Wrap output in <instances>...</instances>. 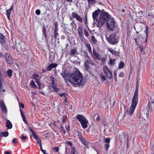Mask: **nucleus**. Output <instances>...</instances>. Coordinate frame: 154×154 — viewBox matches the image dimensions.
<instances>
[{
  "label": "nucleus",
  "mask_w": 154,
  "mask_h": 154,
  "mask_svg": "<svg viewBox=\"0 0 154 154\" xmlns=\"http://www.w3.org/2000/svg\"><path fill=\"white\" fill-rule=\"evenodd\" d=\"M78 137L81 140V139H82L84 137L82 136L81 134L80 133H78V134L77 135Z\"/></svg>",
  "instance_id": "obj_45"
},
{
  "label": "nucleus",
  "mask_w": 154,
  "mask_h": 154,
  "mask_svg": "<svg viewBox=\"0 0 154 154\" xmlns=\"http://www.w3.org/2000/svg\"><path fill=\"white\" fill-rule=\"evenodd\" d=\"M5 90V89H3V86L2 85V83L1 82V83H0V91L2 92L3 91L4 92Z\"/></svg>",
  "instance_id": "obj_37"
},
{
  "label": "nucleus",
  "mask_w": 154,
  "mask_h": 154,
  "mask_svg": "<svg viewBox=\"0 0 154 154\" xmlns=\"http://www.w3.org/2000/svg\"><path fill=\"white\" fill-rule=\"evenodd\" d=\"M104 142L106 144H109L110 142V138H107L105 139Z\"/></svg>",
  "instance_id": "obj_34"
},
{
  "label": "nucleus",
  "mask_w": 154,
  "mask_h": 154,
  "mask_svg": "<svg viewBox=\"0 0 154 154\" xmlns=\"http://www.w3.org/2000/svg\"><path fill=\"white\" fill-rule=\"evenodd\" d=\"M109 51L113 54H116L117 52L115 50H113L112 48H109Z\"/></svg>",
  "instance_id": "obj_32"
},
{
  "label": "nucleus",
  "mask_w": 154,
  "mask_h": 154,
  "mask_svg": "<svg viewBox=\"0 0 154 154\" xmlns=\"http://www.w3.org/2000/svg\"><path fill=\"white\" fill-rule=\"evenodd\" d=\"M108 42L110 44L114 45L116 43H117L118 41H117V39H106Z\"/></svg>",
  "instance_id": "obj_18"
},
{
  "label": "nucleus",
  "mask_w": 154,
  "mask_h": 154,
  "mask_svg": "<svg viewBox=\"0 0 154 154\" xmlns=\"http://www.w3.org/2000/svg\"><path fill=\"white\" fill-rule=\"evenodd\" d=\"M6 127L9 129H11L12 128V124L11 122L8 120L7 121Z\"/></svg>",
  "instance_id": "obj_24"
},
{
  "label": "nucleus",
  "mask_w": 154,
  "mask_h": 154,
  "mask_svg": "<svg viewBox=\"0 0 154 154\" xmlns=\"http://www.w3.org/2000/svg\"><path fill=\"white\" fill-rule=\"evenodd\" d=\"M54 37L55 38H57L59 37V34L58 33L59 30L58 28V24L57 22L55 21L54 22Z\"/></svg>",
  "instance_id": "obj_7"
},
{
  "label": "nucleus",
  "mask_w": 154,
  "mask_h": 154,
  "mask_svg": "<svg viewBox=\"0 0 154 154\" xmlns=\"http://www.w3.org/2000/svg\"><path fill=\"white\" fill-rule=\"evenodd\" d=\"M119 76L121 77H122L124 76V74L123 72H121L119 73Z\"/></svg>",
  "instance_id": "obj_54"
},
{
  "label": "nucleus",
  "mask_w": 154,
  "mask_h": 154,
  "mask_svg": "<svg viewBox=\"0 0 154 154\" xmlns=\"http://www.w3.org/2000/svg\"><path fill=\"white\" fill-rule=\"evenodd\" d=\"M20 138L23 140H26L27 139V137L26 136H24L23 134H22Z\"/></svg>",
  "instance_id": "obj_44"
},
{
  "label": "nucleus",
  "mask_w": 154,
  "mask_h": 154,
  "mask_svg": "<svg viewBox=\"0 0 154 154\" xmlns=\"http://www.w3.org/2000/svg\"><path fill=\"white\" fill-rule=\"evenodd\" d=\"M124 66L125 64L124 62L122 61H121L119 63V68L120 69H122L124 67Z\"/></svg>",
  "instance_id": "obj_30"
},
{
  "label": "nucleus",
  "mask_w": 154,
  "mask_h": 154,
  "mask_svg": "<svg viewBox=\"0 0 154 154\" xmlns=\"http://www.w3.org/2000/svg\"><path fill=\"white\" fill-rule=\"evenodd\" d=\"M85 22H84V23L85 25H86L87 24V17L86 15H85Z\"/></svg>",
  "instance_id": "obj_50"
},
{
  "label": "nucleus",
  "mask_w": 154,
  "mask_h": 154,
  "mask_svg": "<svg viewBox=\"0 0 154 154\" xmlns=\"http://www.w3.org/2000/svg\"><path fill=\"white\" fill-rule=\"evenodd\" d=\"M154 13L152 12V11L151 10L149 11L148 16L149 17V18L151 20H152L154 19Z\"/></svg>",
  "instance_id": "obj_20"
},
{
  "label": "nucleus",
  "mask_w": 154,
  "mask_h": 154,
  "mask_svg": "<svg viewBox=\"0 0 154 154\" xmlns=\"http://www.w3.org/2000/svg\"><path fill=\"white\" fill-rule=\"evenodd\" d=\"M86 45L88 48V49L90 53H92L91 49V47L90 46V44L89 43H86Z\"/></svg>",
  "instance_id": "obj_31"
},
{
  "label": "nucleus",
  "mask_w": 154,
  "mask_h": 154,
  "mask_svg": "<svg viewBox=\"0 0 154 154\" xmlns=\"http://www.w3.org/2000/svg\"><path fill=\"white\" fill-rule=\"evenodd\" d=\"M29 128L30 130L32 132V134L35 133L34 130L32 128H31L30 127H29Z\"/></svg>",
  "instance_id": "obj_63"
},
{
  "label": "nucleus",
  "mask_w": 154,
  "mask_h": 154,
  "mask_svg": "<svg viewBox=\"0 0 154 154\" xmlns=\"http://www.w3.org/2000/svg\"><path fill=\"white\" fill-rule=\"evenodd\" d=\"M65 144L69 145L70 146H72V143L68 141H66Z\"/></svg>",
  "instance_id": "obj_52"
},
{
  "label": "nucleus",
  "mask_w": 154,
  "mask_h": 154,
  "mask_svg": "<svg viewBox=\"0 0 154 154\" xmlns=\"http://www.w3.org/2000/svg\"><path fill=\"white\" fill-rule=\"evenodd\" d=\"M33 135V137L35 139H36L37 138H38V136L36 134L35 132V133L32 134Z\"/></svg>",
  "instance_id": "obj_53"
},
{
  "label": "nucleus",
  "mask_w": 154,
  "mask_h": 154,
  "mask_svg": "<svg viewBox=\"0 0 154 154\" xmlns=\"http://www.w3.org/2000/svg\"><path fill=\"white\" fill-rule=\"evenodd\" d=\"M139 19L138 18L135 19L136 23L135 27H134V28L135 30H136V28L137 30V31H136V32L138 33V32H140L143 29V27H146V29L144 32L142 34H140V36H139V38H147L148 30V27L146 24V22L140 21Z\"/></svg>",
  "instance_id": "obj_3"
},
{
  "label": "nucleus",
  "mask_w": 154,
  "mask_h": 154,
  "mask_svg": "<svg viewBox=\"0 0 154 154\" xmlns=\"http://www.w3.org/2000/svg\"><path fill=\"white\" fill-rule=\"evenodd\" d=\"M52 88H53L54 91L56 92H58V91H59V89H58V88H57L56 86H54V87H52Z\"/></svg>",
  "instance_id": "obj_41"
},
{
  "label": "nucleus",
  "mask_w": 154,
  "mask_h": 154,
  "mask_svg": "<svg viewBox=\"0 0 154 154\" xmlns=\"http://www.w3.org/2000/svg\"><path fill=\"white\" fill-rule=\"evenodd\" d=\"M100 11V10L98 9L97 10H96L94 12L92 13V17L93 19L94 20H96L98 23L99 19H98V16Z\"/></svg>",
  "instance_id": "obj_8"
},
{
  "label": "nucleus",
  "mask_w": 154,
  "mask_h": 154,
  "mask_svg": "<svg viewBox=\"0 0 154 154\" xmlns=\"http://www.w3.org/2000/svg\"><path fill=\"white\" fill-rule=\"evenodd\" d=\"M81 140L83 144L86 146L87 148H89V145H91V143L87 141L84 138L81 139Z\"/></svg>",
  "instance_id": "obj_14"
},
{
  "label": "nucleus",
  "mask_w": 154,
  "mask_h": 154,
  "mask_svg": "<svg viewBox=\"0 0 154 154\" xmlns=\"http://www.w3.org/2000/svg\"><path fill=\"white\" fill-rule=\"evenodd\" d=\"M73 154H77L78 153L77 151L76 150V148L73 146Z\"/></svg>",
  "instance_id": "obj_38"
},
{
  "label": "nucleus",
  "mask_w": 154,
  "mask_h": 154,
  "mask_svg": "<svg viewBox=\"0 0 154 154\" xmlns=\"http://www.w3.org/2000/svg\"><path fill=\"white\" fill-rule=\"evenodd\" d=\"M70 53L71 55L74 56L77 54V51L75 48L71 50Z\"/></svg>",
  "instance_id": "obj_26"
},
{
  "label": "nucleus",
  "mask_w": 154,
  "mask_h": 154,
  "mask_svg": "<svg viewBox=\"0 0 154 154\" xmlns=\"http://www.w3.org/2000/svg\"><path fill=\"white\" fill-rule=\"evenodd\" d=\"M92 41L93 43L95 44H97V40L96 39H92Z\"/></svg>",
  "instance_id": "obj_60"
},
{
  "label": "nucleus",
  "mask_w": 154,
  "mask_h": 154,
  "mask_svg": "<svg viewBox=\"0 0 154 154\" xmlns=\"http://www.w3.org/2000/svg\"><path fill=\"white\" fill-rule=\"evenodd\" d=\"M84 57L85 58V60L89 59L90 58V57L88 56V54L86 51H84L83 52Z\"/></svg>",
  "instance_id": "obj_28"
},
{
  "label": "nucleus",
  "mask_w": 154,
  "mask_h": 154,
  "mask_svg": "<svg viewBox=\"0 0 154 154\" xmlns=\"http://www.w3.org/2000/svg\"><path fill=\"white\" fill-rule=\"evenodd\" d=\"M19 106L20 107H22V108L23 109L24 108V105L22 103H20L19 104Z\"/></svg>",
  "instance_id": "obj_57"
},
{
  "label": "nucleus",
  "mask_w": 154,
  "mask_h": 154,
  "mask_svg": "<svg viewBox=\"0 0 154 154\" xmlns=\"http://www.w3.org/2000/svg\"><path fill=\"white\" fill-rule=\"evenodd\" d=\"M55 79L54 78L53 76H51L50 77L51 81V87H54L55 86L54 85V79Z\"/></svg>",
  "instance_id": "obj_25"
},
{
  "label": "nucleus",
  "mask_w": 154,
  "mask_h": 154,
  "mask_svg": "<svg viewBox=\"0 0 154 154\" xmlns=\"http://www.w3.org/2000/svg\"><path fill=\"white\" fill-rule=\"evenodd\" d=\"M13 5L11 6V8L9 9L7 11V14L8 18L9 20H10V16L11 12L13 9Z\"/></svg>",
  "instance_id": "obj_15"
},
{
  "label": "nucleus",
  "mask_w": 154,
  "mask_h": 154,
  "mask_svg": "<svg viewBox=\"0 0 154 154\" xmlns=\"http://www.w3.org/2000/svg\"><path fill=\"white\" fill-rule=\"evenodd\" d=\"M53 149L54 150L56 151L57 152H58L59 148L58 147H53Z\"/></svg>",
  "instance_id": "obj_56"
},
{
  "label": "nucleus",
  "mask_w": 154,
  "mask_h": 154,
  "mask_svg": "<svg viewBox=\"0 0 154 154\" xmlns=\"http://www.w3.org/2000/svg\"><path fill=\"white\" fill-rule=\"evenodd\" d=\"M104 9L101 11L98 23L97 26L98 27H101L106 22L108 28L111 30H113L115 28V22L113 18H111L108 13L104 12Z\"/></svg>",
  "instance_id": "obj_1"
},
{
  "label": "nucleus",
  "mask_w": 154,
  "mask_h": 154,
  "mask_svg": "<svg viewBox=\"0 0 154 154\" xmlns=\"http://www.w3.org/2000/svg\"><path fill=\"white\" fill-rule=\"evenodd\" d=\"M42 34L45 38H47V35L46 32V29L45 26H44L42 28Z\"/></svg>",
  "instance_id": "obj_19"
},
{
  "label": "nucleus",
  "mask_w": 154,
  "mask_h": 154,
  "mask_svg": "<svg viewBox=\"0 0 154 154\" xmlns=\"http://www.w3.org/2000/svg\"><path fill=\"white\" fill-rule=\"evenodd\" d=\"M76 118L80 122L83 128L85 129L87 128L88 121L84 116L79 114L76 116Z\"/></svg>",
  "instance_id": "obj_5"
},
{
  "label": "nucleus",
  "mask_w": 154,
  "mask_h": 154,
  "mask_svg": "<svg viewBox=\"0 0 154 154\" xmlns=\"http://www.w3.org/2000/svg\"><path fill=\"white\" fill-rule=\"evenodd\" d=\"M100 76L101 79L103 80V81H104L106 80V78L103 73H101L100 74Z\"/></svg>",
  "instance_id": "obj_33"
},
{
  "label": "nucleus",
  "mask_w": 154,
  "mask_h": 154,
  "mask_svg": "<svg viewBox=\"0 0 154 154\" xmlns=\"http://www.w3.org/2000/svg\"><path fill=\"white\" fill-rule=\"evenodd\" d=\"M66 116H63L62 119V122L65 123L66 122Z\"/></svg>",
  "instance_id": "obj_55"
},
{
  "label": "nucleus",
  "mask_w": 154,
  "mask_h": 154,
  "mask_svg": "<svg viewBox=\"0 0 154 154\" xmlns=\"http://www.w3.org/2000/svg\"><path fill=\"white\" fill-rule=\"evenodd\" d=\"M35 80V82L38 85H41V84L40 83V79H36Z\"/></svg>",
  "instance_id": "obj_43"
},
{
  "label": "nucleus",
  "mask_w": 154,
  "mask_h": 154,
  "mask_svg": "<svg viewBox=\"0 0 154 154\" xmlns=\"http://www.w3.org/2000/svg\"><path fill=\"white\" fill-rule=\"evenodd\" d=\"M89 63H90L91 65H94V63L93 62V61L91 60V58H90L88 59Z\"/></svg>",
  "instance_id": "obj_49"
},
{
  "label": "nucleus",
  "mask_w": 154,
  "mask_h": 154,
  "mask_svg": "<svg viewBox=\"0 0 154 154\" xmlns=\"http://www.w3.org/2000/svg\"><path fill=\"white\" fill-rule=\"evenodd\" d=\"M93 53L96 59L100 60L101 58V57L100 55L97 53L95 51L94 49L93 50Z\"/></svg>",
  "instance_id": "obj_22"
},
{
  "label": "nucleus",
  "mask_w": 154,
  "mask_h": 154,
  "mask_svg": "<svg viewBox=\"0 0 154 154\" xmlns=\"http://www.w3.org/2000/svg\"><path fill=\"white\" fill-rule=\"evenodd\" d=\"M13 143L14 144L17 143V139L16 138L14 139L13 140Z\"/></svg>",
  "instance_id": "obj_58"
},
{
  "label": "nucleus",
  "mask_w": 154,
  "mask_h": 154,
  "mask_svg": "<svg viewBox=\"0 0 154 154\" xmlns=\"http://www.w3.org/2000/svg\"><path fill=\"white\" fill-rule=\"evenodd\" d=\"M119 34L118 32H114L111 34L107 38H116V37Z\"/></svg>",
  "instance_id": "obj_16"
},
{
  "label": "nucleus",
  "mask_w": 154,
  "mask_h": 154,
  "mask_svg": "<svg viewBox=\"0 0 154 154\" xmlns=\"http://www.w3.org/2000/svg\"><path fill=\"white\" fill-rule=\"evenodd\" d=\"M36 140H37V142L39 145L42 144L41 140L40 138H38L36 139Z\"/></svg>",
  "instance_id": "obj_47"
},
{
  "label": "nucleus",
  "mask_w": 154,
  "mask_h": 154,
  "mask_svg": "<svg viewBox=\"0 0 154 154\" xmlns=\"http://www.w3.org/2000/svg\"><path fill=\"white\" fill-rule=\"evenodd\" d=\"M131 120L129 118H128L126 120L127 123H130L131 122Z\"/></svg>",
  "instance_id": "obj_59"
},
{
  "label": "nucleus",
  "mask_w": 154,
  "mask_h": 154,
  "mask_svg": "<svg viewBox=\"0 0 154 154\" xmlns=\"http://www.w3.org/2000/svg\"><path fill=\"white\" fill-rule=\"evenodd\" d=\"M78 31L80 38H82L83 37V33L82 26H78Z\"/></svg>",
  "instance_id": "obj_11"
},
{
  "label": "nucleus",
  "mask_w": 154,
  "mask_h": 154,
  "mask_svg": "<svg viewBox=\"0 0 154 154\" xmlns=\"http://www.w3.org/2000/svg\"><path fill=\"white\" fill-rule=\"evenodd\" d=\"M60 74L64 79H65L68 76V72H67L65 70L63 71Z\"/></svg>",
  "instance_id": "obj_21"
},
{
  "label": "nucleus",
  "mask_w": 154,
  "mask_h": 154,
  "mask_svg": "<svg viewBox=\"0 0 154 154\" xmlns=\"http://www.w3.org/2000/svg\"><path fill=\"white\" fill-rule=\"evenodd\" d=\"M35 13L37 15H39L40 14L41 11L40 10L37 9L35 11Z\"/></svg>",
  "instance_id": "obj_48"
},
{
  "label": "nucleus",
  "mask_w": 154,
  "mask_h": 154,
  "mask_svg": "<svg viewBox=\"0 0 154 154\" xmlns=\"http://www.w3.org/2000/svg\"><path fill=\"white\" fill-rule=\"evenodd\" d=\"M57 66L56 63H51L47 67V70L48 71H51L53 68H56Z\"/></svg>",
  "instance_id": "obj_13"
},
{
  "label": "nucleus",
  "mask_w": 154,
  "mask_h": 154,
  "mask_svg": "<svg viewBox=\"0 0 154 154\" xmlns=\"http://www.w3.org/2000/svg\"><path fill=\"white\" fill-rule=\"evenodd\" d=\"M138 88L137 87L132 100L131 107L129 111L128 112V113L129 115L132 114L134 112L138 102Z\"/></svg>",
  "instance_id": "obj_4"
},
{
  "label": "nucleus",
  "mask_w": 154,
  "mask_h": 154,
  "mask_svg": "<svg viewBox=\"0 0 154 154\" xmlns=\"http://www.w3.org/2000/svg\"><path fill=\"white\" fill-rule=\"evenodd\" d=\"M85 35L86 37H88V33L87 30L86 29H84Z\"/></svg>",
  "instance_id": "obj_40"
},
{
  "label": "nucleus",
  "mask_w": 154,
  "mask_h": 154,
  "mask_svg": "<svg viewBox=\"0 0 154 154\" xmlns=\"http://www.w3.org/2000/svg\"><path fill=\"white\" fill-rule=\"evenodd\" d=\"M72 16L73 18H76V20L79 22H82V18L78 14H75V12H72Z\"/></svg>",
  "instance_id": "obj_12"
},
{
  "label": "nucleus",
  "mask_w": 154,
  "mask_h": 154,
  "mask_svg": "<svg viewBox=\"0 0 154 154\" xmlns=\"http://www.w3.org/2000/svg\"><path fill=\"white\" fill-rule=\"evenodd\" d=\"M0 42L2 44H4L5 42V39H0Z\"/></svg>",
  "instance_id": "obj_51"
},
{
  "label": "nucleus",
  "mask_w": 154,
  "mask_h": 154,
  "mask_svg": "<svg viewBox=\"0 0 154 154\" xmlns=\"http://www.w3.org/2000/svg\"><path fill=\"white\" fill-rule=\"evenodd\" d=\"M88 2L89 5L91 4L92 3L95 4L96 3L95 0H88Z\"/></svg>",
  "instance_id": "obj_35"
},
{
  "label": "nucleus",
  "mask_w": 154,
  "mask_h": 154,
  "mask_svg": "<svg viewBox=\"0 0 154 154\" xmlns=\"http://www.w3.org/2000/svg\"><path fill=\"white\" fill-rule=\"evenodd\" d=\"M12 71L11 69L8 70L7 71V75L9 77H11L12 75Z\"/></svg>",
  "instance_id": "obj_27"
},
{
  "label": "nucleus",
  "mask_w": 154,
  "mask_h": 154,
  "mask_svg": "<svg viewBox=\"0 0 154 154\" xmlns=\"http://www.w3.org/2000/svg\"><path fill=\"white\" fill-rule=\"evenodd\" d=\"M0 38H5V36L1 33H0Z\"/></svg>",
  "instance_id": "obj_61"
},
{
  "label": "nucleus",
  "mask_w": 154,
  "mask_h": 154,
  "mask_svg": "<svg viewBox=\"0 0 154 154\" xmlns=\"http://www.w3.org/2000/svg\"><path fill=\"white\" fill-rule=\"evenodd\" d=\"M109 147V144H105V147L106 149V150L107 151L108 148Z\"/></svg>",
  "instance_id": "obj_46"
},
{
  "label": "nucleus",
  "mask_w": 154,
  "mask_h": 154,
  "mask_svg": "<svg viewBox=\"0 0 154 154\" xmlns=\"http://www.w3.org/2000/svg\"><path fill=\"white\" fill-rule=\"evenodd\" d=\"M29 128L30 130L32 132V134L35 133L34 130L32 128H31L30 127H29Z\"/></svg>",
  "instance_id": "obj_62"
},
{
  "label": "nucleus",
  "mask_w": 154,
  "mask_h": 154,
  "mask_svg": "<svg viewBox=\"0 0 154 154\" xmlns=\"http://www.w3.org/2000/svg\"><path fill=\"white\" fill-rule=\"evenodd\" d=\"M5 57L6 62L8 63L11 64L13 63V60L9 54H5Z\"/></svg>",
  "instance_id": "obj_9"
},
{
  "label": "nucleus",
  "mask_w": 154,
  "mask_h": 154,
  "mask_svg": "<svg viewBox=\"0 0 154 154\" xmlns=\"http://www.w3.org/2000/svg\"><path fill=\"white\" fill-rule=\"evenodd\" d=\"M5 137H7L8 136L9 133L8 132H2L1 133Z\"/></svg>",
  "instance_id": "obj_39"
},
{
  "label": "nucleus",
  "mask_w": 154,
  "mask_h": 154,
  "mask_svg": "<svg viewBox=\"0 0 154 154\" xmlns=\"http://www.w3.org/2000/svg\"><path fill=\"white\" fill-rule=\"evenodd\" d=\"M109 63H110V64L111 65H113L115 63V60H112L111 59H110V61H109Z\"/></svg>",
  "instance_id": "obj_42"
},
{
  "label": "nucleus",
  "mask_w": 154,
  "mask_h": 154,
  "mask_svg": "<svg viewBox=\"0 0 154 154\" xmlns=\"http://www.w3.org/2000/svg\"><path fill=\"white\" fill-rule=\"evenodd\" d=\"M83 79V77L80 72L76 71L75 73H72L69 75V81L73 85L80 86L84 85Z\"/></svg>",
  "instance_id": "obj_2"
},
{
  "label": "nucleus",
  "mask_w": 154,
  "mask_h": 154,
  "mask_svg": "<svg viewBox=\"0 0 154 154\" xmlns=\"http://www.w3.org/2000/svg\"><path fill=\"white\" fill-rule=\"evenodd\" d=\"M39 75L38 74H36L35 73L33 75V79L35 80L37 79V78L39 77Z\"/></svg>",
  "instance_id": "obj_36"
},
{
  "label": "nucleus",
  "mask_w": 154,
  "mask_h": 154,
  "mask_svg": "<svg viewBox=\"0 0 154 154\" xmlns=\"http://www.w3.org/2000/svg\"><path fill=\"white\" fill-rule=\"evenodd\" d=\"M30 85L31 87L32 88H36L37 85L35 84L33 80H31L30 82Z\"/></svg>",
  "instance_id": "obj_29"
},
{
  "label": "nucleus",
  "mask_w": 154,
  "mask_h": 154,
  "mask_svg": "<svg viewBox=\"0 0 154 154\" xmlns=\"http://www.w3.org/2000/svg\"><path fill=\"white\" fill-rule=\"evenodd\" d=\"M0 106L2 112L4 113H6L7 110L3 100H0Z\"/></svg>",
  "instance_id": "obj_10"
},
{
  "label": "nucleus",
  "mask_w": 154,
  "mask_h": 154,
  "mask_svg": "<svg viewBox=\"0 0 154 154\" xmlns=\"http://www.w3.org/2000/svg\"><path fill=\"white\" fill-rule=\"evenodd\" d=\"M103 70L105 75L109 79H110L112 77V75L111 71L109 69L108 67L104 66L103 67Z\"/></svg>",
  "instance_id": "obj_6"
},
{
  "label": "nucleus",
  "mask_w": 154,
  "mask_h": 154,
  "mask_svg": "<svg viewBox=\"0 0 154 154\" xmlns=\"http://www.w3.org/2000/svg\"><path fill=\"white\" fill-rule=\"evenodd\" d=\"M86 61L85 62V69L86 70H88L89 69V61L88 59L86 60Z\"/></svg>",
  "instance_id": "obj_23"
},
{
  "label": "nucleus",
  "mask_w": 154,
  "mask_h": 154,
  "mask_svg": "<svg viewBox=\"0 0 154 154\" xmlns=\"http://www.w3.org/2000/svg\"><path fill=\"white\" fill-rule=\"evenodd\" d=\"M66 93H63L62 94H60V96L61 97H63V96H64L65 95Z\"/></svg>",
  "instance_id": "obj_64"
},
{
  "label": "nucleus",
  "mask_w": 154,
  "mask_h": 154,
  "mask_svg": "<svg viewBox=\"0 0 154 154\" xmlns=\"http://www.w3.org/2000/svg\"><path fill=\"white\" fill-rule=\"evenodd\" d=\"M20 112L21 116L22 117V118L23 121L26 124H27V122L26 119V116L25 115L24 113L23 112V111L22 110V109H20Z\"/></svg>",
  "instance_id": "obj_17"
}]
</instances>
